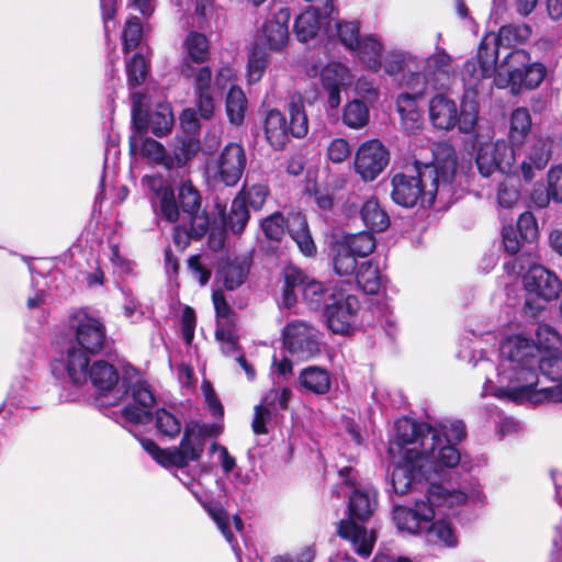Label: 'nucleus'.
Returning <instances> with one entry per match:
<instances>
[{"label":"nucleus","instance_id":"nucleus-60","mask_svg":"<svg viewBox=\"0 0 562 562\" xmlns=\"http://www.w3.org/2000/svg\"><path fill=\"white\" fill-rule=\"evenodd\" d=\"M351 155L349 143L344 138H335L327 148V157L334 164H340Z\"/></svg>","mask_w":562,"mask_h":562},{"label":"nucleus","instance_id":"nucleus-16","mask_svg":"<svg viewBox=\"0 0 562 562\" xmlns=\"http://www.w3.org/2000/svg\"><path fill=\"white\" fill-rule=\"evenodd\" d=\"M524 283L527 291L526 306L535 310L543 307L542 304L536 303V300L543 302L553 300L562 289L559 278L542 266L530 268L524 278Z\"/></svg>","mask_w":562,"mask_h":562},{"label":"nucleus","instance_id":"nucleus-38","mask_svg":"<svg viewBox=\"0 0 562 562\" xmlns=\"http://www.w3.org/2000/svg\"><path fill=\"white\" fill-rule=\"evenodd\" d=\"M360 215L364 225L372 231L383 232L390 224L387 214L375 199H369L363 203Z\"/></svg>","mask_w":562,"mask_h":562},{"label":"nucleus","instance_id":"nucleus-58","mask_svg":"<svg viewBox=\"0 0 562 562\" xmlns=\"http://www.w3.org/2000/svg\"><path fill=\"white\" fill-rule=\"evenodd\" d=\"M516 231L525 241H533L538 235V226L535 216L530 212L522 213L517 221Z\"/></svg>","mask_w":562,"mask_h":562},{"label":"nucleus","instance_id":"nucleus-43","mask_svg":"<svg viewBox=\"0 0 562 562\" xmlns=\"http://www.w3.org/2000/svg\"><path fill=\"white\" fill-rule=\"evenodd\" d=\"M247 274L248 266L241 260L228 261L220 271L224 286L231 291L240 286L245 282Z\"/></svg>","mask_w":562,"mask_h":562},{"label":"nucleus","instance_id":"nucleus-33","mask_svg":"<svg viewBox=\"0 0 562 562\" xmlns=\"http://www.w3.org/2000/svg\"><path fill=\"white\" fill-rule=\"evenodd\" d=\"M199 150V143L192 137H176L171 144V153L169 157L171 159L168 164L167 169L184 167Z\"/></svg>","mask_w":562,"mask_h":562},{"label":"nucleus","instance_id":"nucleus-50","mask_svg":"<svg viewBox=\"0 0 562 562\" xmlns=\"http://www.w3.org/2000/svg\"><path fill=\"white\" fill-rule=\"evenodd\" d=\"M126 74L131 87L139 86L147 76V64L144 56L136 53L132 58L126 59Z\"/></svg>","mask_w":562,"mask_h":562},{"label":"nucleus","instance_id":"nucleus-22","mask_svg":"<svg viewBox=\"0 0 562 562\" xmlns=\"http://www.w3.org/2000/svg\"><path fill=\"white\" fill-rule=\"evenodd\" d=\"M387 162V150L379 140L373 139L358 148L355 168L364 181H372L383 171Z\"/></svg>","mask_w":562,"mask_h":562},{"label":"nucleus","instance_id":"nucleus-35","mask_svg":"<svg viewBox=\"0 0 562 562\" xmlns=\"http://www.w3.org/2000/svg\"><path fill=\"white\" fill-rule=\"evenodd\" d=\"M369 119V108L359 99L351 100L344 106L341 120L349 128L361 130L368 125Z\"/></svg>","mask_w":562,"mask_h":562},{"label":"nucleus","instance_id":"nucleus-63","mask_svg":"<svg viewBox=\"0 0 562 562\" xmlns=\"http://www.w3.org/2000/svg\"><path fill=\"white\" fill-rule=\"evenodd\" d=\"M524 240L521 239L520 235L514 227H505L503 229V244L505 247V250L510 254L515 255L520 250L521 243Z\"/></svg>","mask_w":562,"mask_h":562},{"label":"nucleus","instance_id":"nucleus-30","mask_svg":"<svg viewBox=\"0 0 562 562\" xmlns=\"http://www.w3.org/2000/svg\"><path fill=\"white\" fill-rule=\"evenodd\" d=\"M299 383L307 392L324 395L330 390V374L325 368L310 366L301 371Z\"/></svg>","mask_w":562,"mask_h":562},{"label":"nucleus","instance_id":"nucleus-11","mask_svg":"<svg viewBox=\"0 0 562 562\" xmlns=\"http://www.w3.org/2000/svg\"><path fill=\"white\" fill-rule=\"evenodd\" d=\"M493 137V126H483L480 128L477 139H473L477 170L486 178L495 172H509L516 156L514 148L506 140L492 142Z\"/></svg>","mask_w":562,"mask_h":562},{"label":"nucleus","instance_id":"nucleus-12","mask_svg":"<svg viewBox=\"0 0 562 562\" xmlns=\"http://www.w3.org/2000/svg\"><path fill=\"white\" fill-rule=\"evenodd\" d=\"M456 74L453 58L442 47L436 46L435 52L424 59L418 58V68L414 71V81L409 87L416 93L427 89H446Z\"/></svg>","mask_w":562,"mask_h":562},{"label":"nucleus","instance_id":"nucleus-29","mask_svg":"<svg viewBox=\"0 0 562 562\" xmlns=\"http://www.w3.org/2000/svg\"><path fill=\"white\" fill-rule=\"evenodd\" d=\"M423 93L403 92L397 98V111L401 115V124L409 134H417L424 126L423 114L419 111L416 99Z\"/></svg>","mask_w":562,"mask_h":562},{"label":"nucleus","instance_id":"nucleus-1","mask_svg":"<svg viewBox=\"0 0 562 562\" xmlns=\"http://www.w3.org/2000/svg\"><path fill=\"white\" fill-rule=\"evenodd\" d=\"M539 355L531 338L521 334L505 337L499 345L496 381L487 376L482 395L493 394L501 400L532 404L562 400V385L536 389Z\"/></svg>","mask_w":562,"mask_h":562},{"label":"nucleus","instance_id":"nucleus-61","mask_svg":"<svg viewBox=\"0 0 562 562\" xmlns=\"http://www.w3.org/2000/svg\"><path fill=\"white\" fill-rule=\"evenodd\" d=\"M549 195L557 202H562V166L552 167L548 175Z\"/></svg>","mask_w":562,"mask_h":562},{"label":"nucleus","instance_id":"nucleus-4","mask_svg":"<svg viewBox=\"0 0 562 562\" xmlns=\"http://www.w3.org/2000/svg\"><path fill=\"white\" fill-rule=\"evenodd\" d=\"M75 330L76 344L69 346L65 356L52 362V371L58 376L67 375L74 384L87 381L88 355L100 352L105 342L103 324L82 311L76 312L69 321Z\"/></svg>","mask_w":562,"mask_h":562},{"label":"nucleus","instance_id":"nucleus-9","mask_svg":"<svg viewBox=\"0 0 562 562\" xmlns=\"http://www.w3.org/2000/svg\"><path fill=\"white\" fill-rule=\"evenodd\" d=\"M288 109L290 115L289 123L285 115L277 109L267 111L263 117L265 137L276 150L283 149L290 140V136L302 138L308 132V120L304 110L303 99L300 94L291 97Z\"/></svg>","mask_w":562,"mask_h":562},{"label":"nucleus","instance_id":"nucleus-26","mask_svg":"<svg viewBox=\"0 0 562 562\" xmlns=\"http://www.w3.org/2000/svg\"><path fill=\"white\" fill-rule=\"evenodd\" d=\"M477 94L464 92L460 112L458 111L457 125L462 134H472L473 139H477L480 128L492 126L488 122H481L479 119Z\"/></svg>","mask_w":562,"mask_h":562},{"label":"nucleus","instance_id":"nucleus-20","mask_svg":"<svg viewBox=\"0 0 562 562\" xmlns=\"http://www.w3.org/2000/svg\"><path fill=\"white\" fill-rule=\"evenodd\" d=\"M554 140L550 136L537 135L525 148L524 158L518 166V172L526 182H531L536 173L542 171L549 164Z\"/></svg>","mask_w":562,"mask_h":562},{"label":"nucleus","instance_id":"nucleus-2","mask_svg":"<svg viewBox=\"0 0 562 562\" xmlns=\"http://www.w3.org/2000/svg\"><path fill=\"white\" fill-rule=\"evenodd\" d=\"M434 160L416 166V176L397 173L392 179V199L404 207L431 206L439 198L446 201L451 192V181L457 166L456 153L447 143L436 144Z\"/></svg>","mask_w":562,"mask_h":562},{"label":"nucleus","instance_id":"nucleus-13","mask_svg":"<svg viewBox=\"0 0 562 562\" xmlns=\"http://www.w3.org/2000/svg\"><path fill=\"white\" fill-rule=\"evenodd\" d=\"M393 443L405 449H415L416 454L437 457L436 447L440 442L438 431L426 423H416L409 418L398 419L394 425Z\"/></svg>","mask_w":562,"mask_h":562},{"label":"nucleus","instance_id":"nucleus-62","mask_svg":"<svg viewBox=\"0 0 562 562\" xmlns=\"http://www.w3.org/2000/svg\"><path fill=\"white\" fill-rule=\"evenodd\" d=\"M271 411L262 405L255 406V415L251 423L252 431L256 435H265L268 432L267 423L271 419Z\"/></svg>","mask_w":562,"mask_h":562},{"label":"nucleus","instance_id":"nucleus-24","mask_svg":"<svg viewBox=\"0 0 562 562\" xmlns=\"http://www.w3.org/2000/svg\"><path fill=\"white\" fill-rule=\"evenodd\" d=\"M321 81L328 93V106L337 109L341 103V90L351 85L350 70L341 63H329L321 71Z\"/></svg>","mask_w":562,"mask_h":562},{"label":"nucleus","instance_id":"nucleus-42","mask_svg":"<svg viewBox=\"0 0 562 562\" xmlns=\"http://www.w3.org/2000/svg\"><path fill=\"white\" fill-rule=\"evenodd\" d=\"M249 220V212L247 205H245V196L243 194H237L233 200L231 210L228 214L224 218V224L227 228H229L234 234H238L243 232L247 222Z\"/></svg>","mask_w":562,"mask_h":562},{"label":"nucleus","instance_id":"nucleus-56","mask_svg":"<svg viewBox=\"0 0 562 562\" xmlns=\"http://www.w3.org/2000/svg\"><path fill=\"white\" fill-rule=\"evenodd\" d=\"M179 223L173 231V243L178 249L183 250L189 245L190 239H200L203 235L194 233V225L189 222L176 221Z\"/></svg>","mask_w":562,"mask_h":562},{"label":"nucleus","instance_id":"nucleus-55","mask_svg":"<svg viewBox=\"0 0 562 562\" xmlns=\"http://www.w3.org/2000/svg\"><path fill=\"white\" fill-rule=\"evenodd\" d=\"M537 346L540 350V353L543 351H551L554 350L555 346L560 341L559 334L549 325L547 324H540L536 331Z\"/></svg>","mask_w":562,"mask_h":562},{"label":"nucleus","instance_id":"nucleus-46","mask_svg":"<svg viewBox=\"0 0 562 562\" xmlns=\"http://www.w3.org/2000/svg\"><path fill=\"white\" fill-rule=\"evenodd\" d=\"M247 100L244 91L238 87H232L226 97V113L232 124L239 125L245 117Z\"/></svg>","mask_w":562,"mask_h":562},{"label":"nucleus","instance_id":"nucleus-64","mask_svg":"<svg viewBox=\"0 0 562 562\" xmlns=\"http://www.w3.org/2000/svg\"><path fill=\"white\" fill-rule=\"evenodd\" d=\"M195 313L193 308L186 306L181 315L182 335L184 340L190 344L195 328Z\"/></svg>","mask_w":562,"mask_h":562},{"label":"nucleus","instance_id":"nucleus-21","mask_svg":"<svg viewBox=\"0 0 562 562\" xmlns=\"http://www.w3.org/2000/svg\"><path fill=\"white\" fill-rule=\"evenodd\" d=\"M179 220L194 225L196 235H205L210 227V220L201 209V196L198 189L190 182L183 181L178 192Z\"/></svg>","mask_w":562,"mask_h":562},{"label":"nucleus","instance_id":"nucleus-19","mask_svg":"<svg viewBox=\"0 0 562 562\" xmlns=\"http://www.w3.org/2000/svg\"><path fill=\"white\" fill-rule=\"evenodd\" d=\"M481 41L475 58L468 60L462 69L465 92L479 95L483 81L496 72L497 56Z\"/></svg>","mask_w":562,"mask_h":562},{"label":"nucleus","instance_id":"nucleus-44","mask_svg":"<svg viewBox=\"0 0 562 562\" xmlns=\"http://www.w3.org/2000/svg\"><path fill=\"white\" fill-rule=\"evenodd\" d=\"M154 423L157 432L169 439L176 438L182 429L181 419L175 413L165 408L156 411Z\"/></svg>","mask_w":562,"mask_h":562},{"label":"nucleus","instance_id":"nucleus-28","mask_svg":"<svg viewBox=\"0 0 562 562\" xmlns=\"http://www.w3.org/2000/svg\"><path fill=\"white\" fill-rule=\"evenodd\" d=\"M143 183H145L159 200L160 216L169 223L178 221L179 210L173 190L169 186H166L160 177L145 176Z\"/></svg>","mask_w":562,"mask_h":562},{"label":"nucleus","instance_id":"nucleus-7","mask_svg":"<svg viewBox=\"0 0 562 562\" xmlns=\"http://www.w3.org/2000/svg\"><path fill=\"white\" fill-rule=\"evenodd\" d=\"M376 506V493L373 490H356L349 496V519L340 520L338 525V535L348 540L355 552L363 558H368L374 547L375 536L373 531L359 526L355 519L364 521L369 519Z\"/></svg>","mask_w":562,"mask_h":562},{"label":"nucleus","instance_id":"nucleus-25","mask_svg":"<svg viewBox=\"0 0 562 562\" xmlns=\"http://www.w3.org/2000/svg\"><path fill=\"white\" fill-rule=\"evenodd\" d=\"M531 29L525 23L508 24L499 29L498 33H490L482 40L484 46L492 48L494 54L498 57L499 48H510L520 44L529 38Z\"/></svg>","mask_w":562,"mask_h":562},{"label":"nucleus","instance_id":"nucleus-5","mask_svg":"<svg viewBox=\"0 0 562 562\" xmlns=\"http://www.w3.org/2000/svg\"><path fill=\"white\" fill-rule=\"evenodd\" d=\"M460 462V453L451 446L439 449L437 457L416 454L415 449H405L394 464L390 482L396 494L404 495L422 480H428L432 473L443 468H453Z\"/></svg>","mask_w":562,"mask_h":562},{"label":"nucleus","instance_id":"nucleus-47","mask_svg":"<svg viewBox=\"0 0 562 562\" xmlns=\"http://www.w3.org/2000/svg\"><path fill=\"white\" fill-rule=\"evenodd\" d=\"M440 442L436 447V454L439 449L445 446L453 447V442L461 441L465 437V425L461 420H452L445 425H441L440 429H437Z\"/></svg>","mask_w":562,"mask_h":562},{"label":"nucleus","instance_id":"nucleus-10","mask_svg":"<svg viewBox=\"0 0 562 562\" xmlns=\"http://www.w3.org/2000/svg\"><path fill=\"white\" fill-rule=\"evenodd\" d=\"M546 67L538 61H530V56L522 49L510 52L494 77V83L497 88L512 86L513 89L537 88L546 77Z\"/></svg>","mask_w":562,"mask_h":562},{"label":"nucleus","instance_id":"nucleus-53","mask_svg":"<svg viewBox=\"0 0 562 562\" xmlns=\"http://www.w3.org/2000/svg\"><path fill=\"white\" fill-rule=\"evenodd\" d=\"M261 228L267 238L280 240L285 233V218L281 213L276 212L261 222Z\"/></svg>","mask_w":562,"mask_h":562},{"label":"nucleus","instance_id":"nucleus-6","mask_svg":"<svg viewBox=\"0 0 562 562\" xmlns=\"http://www.w3.org/2000/svg\"><path fill=\"white\" fill-rule=\"evenodd\" d=\"M467 495L461 491H450L440 484H430L425 499L416 501L414 507L396 506L393 520L398 530L418 535L428 527L436 516V509L463 504Z\"/></svg>","mask_w":562,"mask_h":562},{"label":"nucleus","instance_id":"nucleus-8","mask_svg":"<svg viewBox=\"0 0 562 562\" xmlns=\"http://www.w3.org/2000/svg\"><path fill=\"white\" fill-rule=\"evenodd\" d=\"M210 436L211 430L207 426L192 423L184 428L183 437L177 448L161 449L150 439H143L140 443L160 465L186 468L191 461H198L201 458Z\"/></svg>","mask_w":562,"mask_h":562},{"label":"nucleus","instance_id":"nucleus-51","mask_svg":"<svg viewBox=\"0 0 562 562\" xmlns=\"http://www.w3.org/2000/svg\"><path fill=\"white\" fill-rule=\"evenodd\" d=\"M142 35L143 29L138 18H130L126 21L122 35L124 52L127 53L128 50L136 48L140 43Z\"/></svg>","mask_w":562,"mask_h":562},{"label":"nucleus","instance_id":"nucleus-57","mask_svg":"<svg viewBox=\"0 0 562 562\" xmlns=\"http://www.w3.org/2000/svg\"><path fill=\"white\" fill-rule=\"evenodd\" d=\"M207 512L212 519L214 520V522L216 524L217 528L221 530L225 539L232 544L233 550L235 551L236 549L235 546L233 544L234 535L229 528L231 521L227 513L218 506H210L207 507Z\"/></svg>","mask_w":562,"mask_h":562},{"label":"nucleus","instance_id":"nucleus-59","mask_svg":"<svg viewBox=\"0 0 562 562\" xmlns=\"http://www.w3.org/2000/svg\"><path fill=\"white\" fill-rule=\"evenodd\" d=\"M245 196V205L249 203V205L254 210H260L268 196V189L263 184H255L250 187L249 189H246L245 187L241 189V191L238 194H243Z\"/></svg>","mask_w":562,"mask_h":562},{"label":"nucleus","instance_id":"nucleus-17","mask_svg":"<svg viewBox=\"0 0 562 562\" xmlns=\"http://www.w3.org/2000/svg\"><path fill=\"white\" fill-rule=\"evenodd\" d=\"M360 302L357 296L344 293H330V303L325 305L328 328L335 333L348 334L355 326Z\"/></svg>","mask_w":562,"mask_h":562},{"label":"nucleus","instance_id":"nucleus-37","mask_svg":"<svg viewBox=\"0 0 562 562\" xmlns=\"http://www.w3.org/2000/svg\"><path fill=\"white\" fill-rule=\"evenodd\" d=\"M355 280L359 288L367 294H375L380 289V271L372 260L361 262L355 274Z\"/></svg>","mask_w":562,"mask_h":562},{"label":"nucleus","instance_id":"nucleus-18","mask_svg":"<svg viewBox=\"0 0 562 562\" xmlns=\"http://www.w3.org/2000/svg\"><path fill=\"white\" fill-rule=\"evenodd\" d=\"M140 95L133 94L132 119L133 125L139 134L151 132L162 137L171 131L173 115L169 104L158 103L154 110L145 113L140 105Z\"/></svg>","mask_w":562,"mask_h":562},{"label":"nucleus","instance_id":"nucleus-32","mask_svg":"<svg viewBox=\"0 0 562 562\" xmlns=\"http://www.w3.org/2000/svg\"><path fill=\"white\" fill-rule=\"evenodd\" d=\"M532 121L528 109L517 108L509 117L508 139L513 146L521 145L531 130Z\"/></svg>","mask_w":562,"mask_h":562},{"label":"nucleus","instance_id":"nucleus-41","mask_svg":"<svg viewBox=\"0 0 562 562\" xmlns=\"http://www.w3.org/2000/svg\"><path fill=\"white\" fill-rule=\"evenodd\" d=\"M183 48L188 55V59L195 64H202L209 57V41L202 33L194 31L189 32L183 42Z\"/></svg>","mask_w":562,"mask_h":562},{"label":"nucleus","instance_id":"nucleus-54","mask_svg":"<svg viewBox=\"0 0 562 562\" xmlns=\"http://www.w3.org/2000/svg\"><path fill=\"white\" fill-rule=\"evenodd\" d=\"M336 34L339 41L350 50L356 48L359 37V26L356 22H336Z\"/></svg>","mask_w":562,"mask_h":562},{"label":"nucleus","instance_id":"nucleus-27","mask_svg":"<svg viewBox=\"0 0 562 562\" xmlns=\"http://www.w3.org/2000/svg\"><path fill=\"white\" fill-rule=\"evenodd\" d=\"M429 120L437 130L451 131L457 125V103L443 94L435 95L429 102Z\"/></svg>","mask_w":562,"mask_h":562},{"label":"nucleus","instance_id":"nucleus-23","mask_svg":"<svg viewBox=\"0 0 562 562\" xmlns=\"http://www.w3.org/2000/svg\"><path fill=\"white\" fill-rule=\"evenodd\" d=\"M290 10L281 7L276 12H271L261 26V41L271 50L283 49L289 42Z\"/></svg>","mask_w":562,"mask_h":562},{"label":"nucleus","instance_id":"nucleus-52","mask_svg":"<svg viewBox=\"0 0 562 562\" xmlns=\"http://www.w3.org/2000/svg\"><path fill=\"white\" fill-rule=\"evenodd\" d=\"M267 66V54L261 48H255L250 52L247 64V77L250 83L257 82Z\"/></svg>","mask_w":562,"mask_h":562},{"label":"nucleus","instance_id":"nucleus-15","mask_svg":"<svg viewBox=\"0 0 562 562\" xmlns=\"http://www.w3.org/2000/svg\"><path fill=\"white\" fill-rule=\"evenodd\" d=\"M286 350L300 360H308L321 351V333L305 321H292L282 331Z\"/></svg>","mask_w":562,"mask_h":562},{"label":"nucleus","instance_id":"nucleus-40","mask_svg":"<svg viewBox=\"0 0 562 562\" xmlns=\"http://www.w3.org/2000/svg\"><path fill=\"white\" fill-rule=\"evenodd\" d=\"M337 241L356 257H367L375 248L374 236L369 232L350 234Z\"/></svg>","mask_w":562,"mask_h":562},{"label":"nucleus","instance_id":"nucleus-49","mask_svg":"<svg viewBox=\"0 0 562 562\" xmlns=\"http://www.w3.org/2000/svg\"><path fill=\"white\" fill-rule=\"evenodd\" d=\"M303 297L311 308L317 310L326 302V297L330 300V294L323 283L310 280L303 285Z\"/></svg>","mask_w":562,"mask_h":562},{"label":"nucleus","instance_id":"nucleus-3","mask_svg":"<svg viewBox=\"0 0 562 562\" xmlns=\"http://www.w3.org/2000/svg\"><path fill=\"white\" fill-rule=\"evenodd\" d=\"M93 386L99 391L98 401L102 405H115L124 398L126 404L121 409V416L131 424H144L149 420L150 409L156 403L149 384L139 375L131 376L127 386H117L116 369L103 361H95L87 370Z\"/></svg>","mask_w":562,"mask_h":562},{"label":"nucleus","instance_id":"nucleus-14","mask_svg":"<svg viewBox=\"0 0 562 562\" xmlns=\"http://www.w3.org/2000/svg\"><path fill=\"white\" fill-rule=\"evenodd\" d=\"M247 165L245 149L237 143H228L220 155L207 165L209 176L226 187H235Z\"/></svg>","mask_w":562,"mask_h":562},{"label":"nucleus","instance_id":"nucleus-45","mask_svg":"<svg viewBox=\"0 0 562 562\" xmlns=\"http://www.w3.org/2000/svg\"><path fill=\"white\" fill-rule=\"evenodd\" d=\"M333 268L340 277H353L358 268L356 256L338 241L333 246Z\"/></svg>","mask_w":562,"mask_h":562},{"label":"nucleus","instance_id":"nucleus-31","mask_svg":"<svg viewBox=\"0 0 562 562\" xmlns=\"http://www.w3.org/2000/svg\"><path fill=\"white\" fill-rule=\"evenodd\" d=\"M383 68L389 75L407 74L406 85L409 87V82L414 81L415 68H418V57L407 52H391L384 59Z\"/></svg>","mask_w":562,"mask_h":562},{"label":"nucleus","instance_id":"nucleus-34","mask_svg":"<svg viewBox=\"0 0 562 562\" xmlns=\"http://www.w3.org/2000/svg\"><path fill=\"white\" fill-rule=\"evenodd\" d=\"M353 52H357L360 59L370 69L376 71L381 68V56L383 52V45L376 37L369 35L359 38Z\"/></svg>","mask_w":562,"mask_h":562},{"label":"nucleus","instance_id":"nucleus-36","mask_svg":"<svg viewBox=\"0 0 562 562\" xmlns=\"http://www.w3.org/2000/svg\"><path fill=\"white\" fill-rule=\"evenodd\" d=\"M428 542L441 547H454L458 543V537L451 524L445 519H438L430 522L425 529Z\"/></svg>","mask_w":562,"mask_h":562},{"label":"nucleus","instance_id":"nucleus-48","mask_svg":"<svg viewBox=\"0 0 562 562\" xmlns=\"http://www.w3.org/2000/svg\"><path fill=\"white\" fill-rule=\"evenodd\" d=\"M140 154L147 159L157 165L164 166L165 168H167L168 164L171 161L169 153L166 150L164 145L149 137L142 140Z\"/></svg>","mask_w":562,"mask_h":562},{"label":"nucleus","instance_id":"nucleus-39","mask_svg":"<svg viewBox=\"0 0 562 562\" xmlns=\"http://www.w3.org/2000/svg\"><path fill=\"white\" fill-rule=\"evenodd\" d=\"M304 272L295 266H288L283 270L282 305L291 307L296 302L295 288L304 285Z\"/></svg>","mask_w":562,"mask_h":562}]
</instances>
